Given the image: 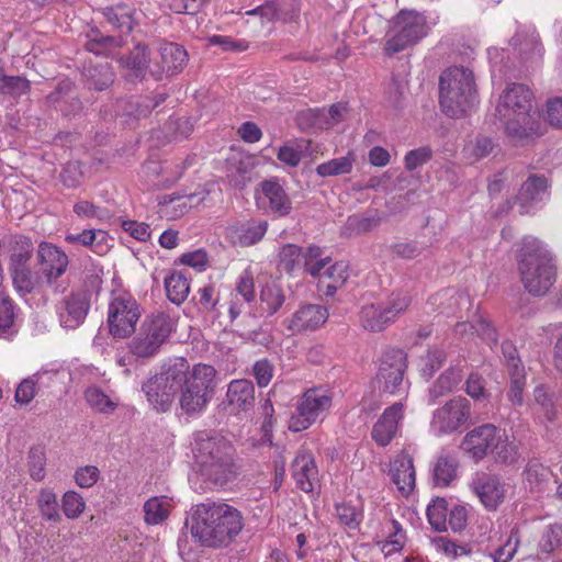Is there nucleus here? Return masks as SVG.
<instances>
[{
	"label": "nucleus",
	"instance_id": "nucleus-1",
	"mask_svg": "<svg viewBox=\"0 0 562 562\" xmlns=\"http://www.w3.org/2000/svg\"><path fill=\"white\" fill-rule=\"evenodd\" d=\"M191 447L196 475L205 484L202 490L222 487L236 476L235 449L225 438L199 431Z\"/></svg>",
	"mask_w": 562,
	"mask_h": 562
},
{
	"label": "nucleus",
	"instance_id": "nucleus-2",
	"mask_svg": "<svg viewBox=\"0 0 562 562\" xmlns=\"http://www.w3.org/2000/svg\"><path fill=\"white\" fill-rule=\"evenodd\" d=\"M506 135L515 144H522L540 135V121L533 108V94L521 83L509 85L496 106Z\"/></svg>",
	"mask_w": 562,
	"mask_h": 562
},
{
	"label": "nucleus",
	"instance_id": "nucleus-3",
	"mask_svg": "<svg viewBox=\"0 0 562 562\" xmlns=\"http://www.w3.org/2000/svg\"><path fill=\"white\" fill-rule=\"evenodd\" d=\"M243 529L240 513L224 503H203L196 506L192 535L207 547L231 543Z\"/></svg>",
	"mask_w": 562,
	"mask_h": 562
},
{
	"label": "nucleus",
	"instance_id": "nucleus-4",
	"mask_svg": "<svg viewBox=\"0 0 562 562\" xmlns=\"http://www.w3.org/2000/svg\"><path fill=\"white\" fill-rule=\"evenodd\" d=\"M476 103V87L472 70L449 67L439 77V104L450 117L467 115Z\"/></svg>",
	"mask_w": 562,
	"mask_h": 562
},
{
	"label": "nucleus",
	"instance_id": "nucleus-5",
	"mask_svg": "<svg viewBox=\"0 0 562 562\" xmlns=\"http://www.w3.org/2000/svg\"><path fill=\"white\" fill-rule=\"evenodd\" d=\"M519 270L525 289L533 295H544L555 282L552 257L535 237L524 239Z\"/></svg>",
	"mask_w": 562,
	"mask_h": 562
},
{
	"label": "nucleus",
	"instance_id": "nucleus-6",
	"mask_svg": "<svg viewBox=\"0 0 562 562\" xmlns=\"http://www.w3.org/2000/svg\"><path fill=\"white\" fill-rule=\"evenodd\" d=\"M184 378L186 360L180 359L173 364L168 366L161 373L147 380L143 384V392L155 409L167 412Z\"/></svg>",
	"mask_w": 562,
	"mask_h": 562
},
{
	"label": "nucleus",
	"instance_id": "nucleus-7",
	"mask_svg": "<svg viewBox=\"0 0 562 562\" xmlns=\"http://www.w3.org/2000/svg\"><path fill=\"white\" fill-rule=\"evenodd\" d=\"M333 405V397L327 390L311 387L296 401L295 409L291 414L288 428L292 432L308 429L317 420L323 419Z\"/></svg>",
	"mask_w": 562,
	"mask_h": 562
},
{
	"label": "nucleus",
	"instance_id": "nucleus-8",
	"mask_svg": "<svg viewBox=\"0 0 562 562\" xmlns=\"http://www.w3.org/2000/svg\"><path fill=\"white\" fill-rule=\"evenodd\" d=\"M426 18L416 11H401L386 34L385 52L400 53L428 34Z\"/></svg>",
	"mask_w": 562,
	"mask_h": 562
},
{
	"label": "nucleus",
	"instance_id": "nucleus-9",
	"mask_svg": "<svg viewBox=\"0 0 562 562\" xmlns=\"http://www.w3.org/2000/svg\"><path fill=\"white\" fill-rule=\"evenodd\" d=\"M173 325L172 318L165 313L147 318L128 344L131 353L142 359L155 356L169 337Z\"/></svg>",
	"mask_w": 562,
	"mask_h": 562
},
{
	"label": "nucleus",
	"instance_id": "nucleus-10",
	"mask_svg": "<svg viewBox=\"0 0 562 562\" xmlns=\"http://www.w3.org/2000/svg\"><path fill=\"white\" fill-rule=\"evenodd\" d=\"M140 317L139 305L128 293H119L112 297L108 307V326L113 337L131 336Z\"/></svg>",
	"mask_w": 562,
	"mask_h": 562
},
{
	"label": "nucleus",
	"instance_id": "nucleus-11",
	"mask_svg": "<svg viewBox=\"0 0 562 562\" xmlns=\"http://www.w3.org/2000/svg\"><path fill=\"white\" fill-rule=\"evenodd\" d=\"M471 414V404L465 397L451 398L434 412L430 429L436 436L451 435L467 425Z\"/></svg>",
	"mask_w": 562,
	"mask_h": 562
},
{
	"label": "nucleus",
	"instance_id": "nucleus-12",
	"mask_svg": "<svg viewBox=\"0 0 562 562\" xmlns=\"http://www.w3.org/2000/svg\"><path fill=\"white\" fill-rule=\"evenodd\" d=\"M406 367V353L403 350L385 351L376 374L380 389L391 395L405 393L407 390V383L404 381Z\"/></svg>",
	"mask_w": 562,
	"mask_h": 562
},
{
	"label": "nucleus",
	"instance_id": "nucleus-13",
	"mask_svg": "<svg viewBox=\"0 0 562 562\" xmlns=\"http://www.w3.org/2000/svg\"><path fill=\"white\" fill-rule=\"evenodd\" d=\"M502 436L503 429L493 424H484L467 432L460 448L470 459L479 462L492 453L495 443L502 439Z\"/></svg>",
	"mask_w": 562,
	"mask_h": 562
},
{
	"label": "nucleus",
	"instance_id": "nucleus-14",
	"mask_svg": "<svg viewBox=\"0 0 562 562\" xmlns=\"http://www.w3.org/2000/svg\"><path fill=\"white\" fill-rule=\"evenodd\" d=\"M471 488L487 510H496L506 496V484L494 474L476 473Z\"/></svg>",
	"mask_w": 562,
	"mask_h": 562
},
{
	"label": "nucleus",
	"instance_id": "nucleus-15",
	"mask_svg": "<svg viewBox=\"0 0 562 562\" xmlns=\"http://www.w3.org/2000/svg\"><path fill=\"white\" fill-rule=\"evenodd\" d=\"M328 318L326 307L318 304H304L283 321L292 334L313 331L323 326Z\"/></svg>",
	"mask_w": 562,
	"mask_h": 562
},
{
	"label": "nucleus",
	"instance_id": "nucleus-16",
	"mask_svg": "<svg viewBox=\"0 0 562 562\" xmlns=\"http://www.w3.org/2000/svg\"><path fill=\"white\" fill-rule=\"evenodd\" d=\"M37 259L42 273L48 283H53L67 270V254L52 243L42 241L37 248Z\"/></svg>",
	"mask_w": 562,
	"mask_h": 562
},
{
	"label": "nucleus",
	"instance_id": "nucleus-17",
	"mask_svg": "<svg viewBox=\"0 0 562 562\" xmlns=\"http://www.w3.org/2000/svg\"><path fill=\"white\" fill-rule=\"evenodd\" d=\"M404 409L402 402L395 403L387 407L374 424L372 438L379 446H387L396 436L404 417Z\"/></svg>",
	"mask_w": 562,
	"mask_h": 562
},
{
	"label": "nucleus",
	"instance_id": "nucleus-18",
	"mask_svg": "<svg viewBox=\"0 0 562 562\" xmlns=\"http://www.w3.org/2000/svg\"><path fill=\"white\" fill-rule=\"evenodd\" d=\"M291 468L292 476L301 491L311 493L318 486V470L310 451L305 449L300 450Z\"/></svg>",
	"mask_w": 562,
	"mask_h": 562
},
{
	"label": "nucleus",
	"instance_id": "nucleus-19",
	"mask_svg": "<svg viewBox=\"0 0 562 562\" xmlns=\"http://www.w3.org/2000/svg\"><path fill=\"white\" fill-rule=\"evenodd\" d=\"M90 304L85 293H71L66 296L57 308L59 322L65 328H77L83 323Z\"/></svg>",
	"mask_w": 562,
	"mask_h": 562
},
{
	"label": "nucleus",
	"instance_id": "nucleus-20",
	"mask_svg": "<svg viewBox=\"0 0 562 562\" xmlns=\"http://www.w3.org/2000/svg\"><path fill=\"white\" fill-rule=\"evenodd\" d=\"M258 200L263 204L267 202L269 210L279 216H286L291 213L292 202L277 179L265 180L260 183Z\"/></svg>",
	"mask_w": 562,
	"mask_h": 562
},
{
	"label": "nucleus",
	"instance_id": "nucleus-21",
	"mask_svg": "<svg viewBox=\"0 0 562 562\" xmlns=\"http://www.w3.org/2000/svg\"><path fill=\"white\" fill-rule=\"evenodd\" d=\"M390 475L397 490L403 495H408L415 486V469L413 459L406 452L394 457L390 464Z\"/></svg>",
	"mask_w": 562,
	"mask_h": 562
},
{
	"label": "nucleus",
	"instance_id": "nucleus-22",
	"mask_svg": "<svg viewBox=\"0 0 562 562\" xmlns=\"http://www.w3.org/2000/svg\"><path fill=\"white\" fill-rule=\"evenodd\" d=\"M65 240L70 245L88 247L99 256L108 254L112 247V238L103 229H83L80 233H70L65 236Z\"/></svg>",
	"mask_w": 562,
	"mask_h": 562
},
{
	"label": "nucleus",
	"instance_id": "nucleus-23",
	"mask_svg": "<svg viewBox=\"0 0 562 562\" xmlns=\"http://www.w3.org/2000/svg\"><path fill=\"white\" fill-rule=\"evenodd\" d=\"M548 183L544 177L530 176L521 186L517 196L519 213H529L533 206L541 202L547 195Z\"/></svg>",
	"mask_w": 562,
	"mask_h": 562
},
{
	"label": "nucleus",
	"instance_id": "nucleus-24",
	"mask_svg": "<svg viewBox=\"0 0 562 562\" xmlns=\"http://www.w3.org/2000/svg\"><path fill=\"white\" fill-rule=\"evenodd\" d=\"M160 67L159 70H151L155 75L166 72L167 75H177L181 72L188 63V53L179 44L165 43L159 48Z\"/></svg>",
	"mask_w": 562,
	"mask_h": 562
},
{
	"label": "nucleus",
	"instance_id": "nucleus-25",
	"mask_svg": "<svg viewBox=\"0 0 562 562\" xmlns=\"http://www.w3.org/2000/svg\"><path fill=\"white\" fill-rule=\"evenodd\" d=\"M182 385L213 396L216 386V370L210 364L198 363L188 372L186 363V378Z\"/></svg>",
	"mask_w": 562,
	"mask_h": 562
},
{
	"label": "nucleus",
	"instance_id": "nucleus-26",
	"mask_svg": "<svg viewBox=\"0 0 562 562\" xmlns=\"http://www.w3.org/2000/svg\"><path fill=\"white\" fill-rule=\"evenodd\" d=\"M226 397L233 411H247L255 402V387L251 381L246 379L229 382Z\"/></svg>",
	"mask_w": 562,
	"mask_h": 562
},
{
	"label": "nucleus",
	"instance_id": "nucleus-27",
	"mask_svg": "<svg viewBox=\"0 0 562 562\" xmlns=\"http://www.w3.org/2000/svg\"><path fill=\"white\" fill-rule=\"evenodd\" d=\"M428 304L431 306L432 311H439V313L450 316L454 315L457 310L462 306L469 305L470 300L464 293L447 289L430 296Z\"/></svg>",
	"mask_w": 562,
	"mask_h": 562
},
{
	"label": "nucleus",
	"instance_id": "nucleus-28",
	"mask_svg": "<svg viewBox=\"0 0 562 562\" xmlns=\"http://www.w3.org/2000/svg\"><path fill=\"white\" fill-rule=\"evenodd\" d=\"M510 45L526 58L540 56L542 53L539 36L532 26L519 27L510 40Z\"/></svg>",
	"mask_w": 562,
	"mask_h": 562
},
{
	"label": "nucleus",
	"instance_id": "nucleus-29",
	"mask_svg": "<svg viewBox=\"0 0 562 562\" xmlns=\"http://www.w3.org/2000/svg\"><path fill=\"white\" fill-rule=\"evenodd\" d=\"M36 506L41 517L49 522H59L61 515L57 493L53 487H41L36 495Z\"/></svg>",
	"mask_w": 562,
	"mask_h": 562
},
{
	"label": "nucleus",
	"instance_id": "nucleus-30",
	"mask_svg": "<svg viewBox=\"0 0 562 562\" xmlns=\"http://www.w3.org/2000/svg\"><path fill=\"white\" fill-rule=\"evenodd\" d=\"M192 195L165 194L159 198L158 213L168 220H176L182 216L190 207Z\"/></svg>",
	"mask_w": 562,
	"mask_h": 562
},
{
	"label": "nucleus",
	"instance_id": "nucleus-31",
	"mask_svg": "<svg viewBox=\"0 0 562 562\" xmlns=\"http://www.w3.org/2000/svg\"><path fill=\"white\" fill-rule=\"evenodd\" d=\"M285 293L276 282L265 284L260 290L259 308L268 316L274 315L284 304Z\"/></svg>",
	"mask_w": 562,
	"mask_h": 562
},
{
	"label": "nucleus",
	"instance_id": "nucleus-32",
	"mask_svg": "<svg viewBox=\"0 0 562 562\" xmlns=\"http://www.w3.org/2000/svg\"><path fill=\"white\" fill-rule=\"evenodd\" d=\"M173 508L172 499L168 496H155L144 504V518L148 525L162 524Z\"/></svg>",
	"mask_w": 562,
	"mask_h": 562
},
{
	"label": "nucleus",
	"instance_id": "nucleus-33",
	"mask_svg": "<svg viewBox=\"0 0 562 562\" xmlns=\"http://www.w3.org/2000/svg\"><path fill=\"white\" fill-rule=\"evenodd\" d=\"M165 289L169 301L177 305L183 303L190 293L187 277L178 271H173L165 278Z\"/></svg>",
	"mask_w": 562,
	"mask_h": 562
},
{
	"label": "nucleus",
	"instance_id": "nucleus-34",
	"mask_svg": "<svg viewBox=\"0 0 562 562\" xmlns=\"http://www.w3.org/2000/svg\"><path fill=\"white\" fill-rule=\"evenodd\" d=\"M348 266L344 261L335 262L329 268L321 271L317 276L321 283L326 286V295H333L335 291L341 286L348 279Z\"/></svg>",
	"mask_w": 562,
	"mask_h": 562
},
{
	"label": "nucleus",
	"instance_id": "nucleus-35",
	"mask_svg": "<svg viewBox=\"0 0 562 562\" xmlns=\"http://www.w3.org/2000/svg\"><path fill=\"white\" fill-rule=\"evenodd\" d=\"M278 266L286 273H295L303 268V249L294 244H285L278 252Z\"/></svg>",
	"mask_w": 562,
	"mask_h": 562
},
{
	"label": "nucleus",
	"instance_id": "nucleus-36",
	"mask_svg": "<svg viewBox=\"0 0 562 562\" xmlns=\"http://www.w3.org/2000/svg\"><path fill=\"white\" fill-rule=\"evenodd\" d=\"M180 389V406L188 415L201 413L212 398L211 395L199 392V390L190 389L184 385H181Z\"/></svg>",
	"mask_w": 562,
	"mask_h": 562
},
{
	"label": "nucleus",
	"instance_id": "nucleus-37",
	"mask_svg": "<svg viewBox=\"0 0 562 562\" xmlns=\"http://www.w3.org/2000/svg\"><path fill=\"white\" fill-rule=\"evenodd\" d=\"M87 50L95 54H109L113 48L120 47L123 44L121 36L103 35L99 30H91L87 33Z\"/></svg>",
	"mask_w": 562,
	"mask_h": 562
},
{
	"label": "nucleus",
	"instance_id": "nucleus-38",
	"mask_svg": "<svg viewBox=\"0 0 562 562\" xmlns=\"http://www.w3.org/2000/svg\"><path fill=\"white\" fill-rule=\"evenodd\" d=\"M133 9L125 4L106 8L104 16L122 34H128L134 25Z\"/></svg>",
	"mask_w": 562,
	"mask_h": 562
},
{
	"label": "nucleus",
	"instance_id": "nucleus-39",
	"mask_svg": "<svg viewBox=\"0 0 562 562\" xmlns=\"http://www.w3.org/2000/svg\"><path fill=\"white\" fill-rule=\"evenodd\" d=\"M355 161L353 153L349 151L346 156L319 164L316 167V173L323 178L348 175L352 171Z\"/></svg>",
	"mask_w": 562,
	"mask_h": 562
},
{
	"label": "nucleus",
	"instance_id": "nucleus-40",
	"mask_svg": "<svg viewBox=\"0 0 562 562\" xmlns=\"http://www.w3.org/2000/svg\"><path fill=\"white\" fill-rule=\"evenodd\" d=\"M360 322L364 329L370 331H382L390 321L384 317V308L381 303L364 305L360 312Z\"/></svg>",
	"mask_w": 562,
	"mask_h": 562
},
{
	"label": "nucleus",
	"instance_id": "nucleus-41",
	"mask_svg": "<svg viewBox=\"0 0 562 562\" xmlns=\"http://www.w3.org/2000/svg\"><path fill=\"white\" fill-rule=\"evenodd\" d=\"M463 379V369L460 366L449 367L435 382L430 389V394L439 397L453 391Z\"/></svg>",
	"mask_w": 562,
	"mask_h": 562
},
{
	"label": "nucleus",
	"instance_id": "nucleus-42",
	"mask_svg": "<svg viewBox=\"0 0 562 562\" xmlns=\"http://www.w3.org/2000/svg\"><path fill=\"white\" fill-rule=\"evenodd\" d=\"M507 371L509 375L508 400L513 405L521 406L524 404V391L527 384L525 367L514 364L513 369Z\"/></svg>",
	"mask_w": 562,
	"mask_h": 562
},
{
	"label": "nucleus",
	"instance_id": "nucleus-43",
	"mask_svg": "<svg viewBox=\"0 0 562 562\" xmlns=\"http://www.w3.org/2000/svg\"><path fill=\"white\" fill-rule=\"evenodd\" d=\"M268 222L252 220L241 226L237 233V240L240 246H252L260 241L268 231Z\"/></svg>",
	"mask_w": 562,
	"mask_h": 562
},
{
	"label": "nucleus",
	"instance_id": "nucleus-44",
	"mask_svg": "<svg viewBox=\"0 0 562 562\" xmlns=\"http://www.w3.org/2000/svg\"><path fill=\"white\" fill-rule=\"evenodd\" d=\"M34 246L30 238L19 237L15 239L12 254L10 256V270L29 267L33 256Z\"/></svg>",
	"mask_w": 562,
	"mask_h": 562
},
{
	"label": "nucleus",
	"instance_id": "nucleus-45",
	"mask_svg": "<svg viewBox=\"0 0 562 562\" xmlns=\"http://www.w3.org/2000/svg\"><path fill=\"white\" fill-rule=\"evenodd\" d=\"M329 257H323V249L310 245L303 250V268L313 277L321 276V271L329 263Z\"/></svg>",
	"mask_w": 562,
	"mask_h": 562
},
{
	"label": "nucleus",
	"instance_id": "nucleus-46",
	"mask_svg": "<svg viewBox=\"0 0 562 562\" xmlns=\"http://www.w3.org/2000/svg\"><path fill=\"white\" fill-rule=\"evenodd\" d=\"M249 157L236 155L227 160V178L236 186L241 187L245 184L247 175L250 170Z\"/></svg>",
	"mask_w": 562,
	"mask_h": 562
},
{
	"label": "nucleus",
	"instance_id": "nucleus-47",
	"mask_svg": "<svg viewBox=\"0 0 562 562\" xmlns=\"http://www.w3.org/2000/svg\"><path fill=\"white\" fill-rule=\"evenodd\" d=\"M434 483L446 487L457 477V462L448 457H440L434 467Z\"/></svg>",
	"mask_w": 562,
	"mask_h": 562
},
{
	"label": "nucleus",
	"instance_id": "nucleus-48",
	"mask_svg": "<svg viewBox=\"0 0 562 562\" xmlns=\"http://www.w3.org/2000/svg\"><path fill=\"white\" fill-rule=\"evenodd\" d=\"M85 397L90 407L103 414L112 413L117 406V402L98 386L88 387Z\"/></svg>",
	"mask_w": 562,
	"mask_h": 562
},
{
	"label": "nucleus",
	"instance_id": "nucleus-49",
	"mask_svg": "<svg viewBox=\"0 0 562 562\" xmlns=\"http://www.w3.org/2000/svg\"><path fill=\"white\" fill-rule=\"evenodd\" d=\"M448 503L445 498H435L427 507L428 522L434 530H447Z\"/></svg>",
	"mask_w": 562,
	"mask_h": 562
},
{
	"label": "nucleus",
	"instance_id": "nucleus-50",
	"mask_svg": "<svg viewBox=\"0 0 562 562\" xmlns=\"http://www.w3.org/2000/svg\"><path fill=\"white\" fill-rule=\"evenodd\" d=\"M30 91V81L21 76H8L0 69V93L21 97Z\"/></svg>",
	"mask_w": 562,
	"mask_h": 562
},
{
	"label": "nucleus",
	"instance_id": "nucleus-51",
	"mask_svg": "<svg viewBox=\"0 0 562 562\" xmlns=\"http://www.w3.org/2000/svg\"><path fill=\"white\" fill-rule=\"evenodd\" d=\"M497 461L504 463H514L519 458V449L516 440H509L505 430H503V436L501 440H497L494 449L491 453Z\"/></svg>",
	"mask_w": 562,
	"mask_h": 562
},
{
	"label": "nucleus",
	"instance_id": "nucleus-52",
	"mask_svg": "<svg viewBox=\"0 0 562 562\" xmlns=\"http://www.w3.org/2000/svg\"><path fill=\"white\" fill-rule=\"evenodd\" d=\"M381 223L378 214L373 215H351L347 218L346 231L349 235H359L373 231Z\"/></svg>",
	"mask_w": 562,
	"mask_h": 562
},
{
	"label": "nucleus",
	"instance_id": "nucleus-53",
	"mask_svg": "<svg viewBox=\"0 0 562 562\" xmlns=\"http://www.w3.org/2000/svg\"><path fill=\"white\" fill-rule=\"evenodd\" d=\"M10 273L14 289L22 295L32 293L38 285V278L30 267L10 270Z\"/></svg>",
	"mask_w": 562,
	"mask_h": 562
},
{
	"label": "nucleus",
	"instance_id": "nucleus-54",
	"mask_svg": "<svg viewBox=\"0 0 562 562\" xmlns=\"http://www.w3.org/2000/svg\"><path fill=\"white\" fill-rule=\"evenodd\" d=\"M390 532L387 539L380 542L381 551L386 557L401 551L406 541L405 532L396 520L391 521Z\"/></svg>",
	"mask_w": 562,
	"mask_h": 562
},
{
	"label": "nucleus",
	"instance_id": "nucleus-55",
	"mask_svg": "<svg viewBox=\"0 0 562 562\" xmlns=\"http://www.w3.org/2000/svg\"><path fill=\"white\" fill-rule=\"evenodd\" d=\"M61 508L68 519H77L86 510V501L76 491H67L61 497Z\"/></svg>",
	"mask_w": 562,
	"mask_h": 562
},
{
	"label": "nucleus",
	"instance_id": "nucleus-56",
	"mask_svg": "<svg viewBox=\"0 0 562 562\" xmlns=\"http://www.w3.org/2000/svg\"><path fill=\"white\" fill-rule=\"evenodd\" d=\"M384 308V317L393 323L403 314L411 304V299L406 294H392L385 302L381 303Z\"/></svg>",
	"mask_w": 562,
	"mask_h": 562
},
{
	"label": "nucleus",
	"instance_id": "nucleus-57",
	"mask_svg": "<svg viewBox=\"0 0 562 562\" xmlns=\"http://www.w3.org/2000/svg\"><path fill=\"white\" fill-rule=\"evenodd\" d=\"M494 143L491 138L480 136L465 146L464 153L470 162L473 164L487 157L492 153Z\"/></svg>",
	"mask_w": 562,
	"mask_h": 562
},
{
	"label": "nucleus",
	"instance_id": "nucleus-58",
	"mask_svg": "<svg viewBox=\"0 0 562 562\" xmlns=\"http://www.w3.org/2000/svg\"><path fill=\"white\" fill-rule=\"evenodd\" d=\"M74 213L81 218H95L100 222H106L111 218V214L106 209L98 206L87 200L76 202Z\"/></svg>",
	"mask_w": 562,
	"mask_h": 562
},
{
	"label": "nucleus",
	"instance_id": "nucleus-59",
	"mask_svg": "<svg viewBox=\"0 0 562 562\" xmlns=\"http://www.w3.org/2000/svg\"><path fill=\"white\" fill-rule=\"evenodd\" d=\"M446 360V353L443 350L435 349L429 350L425 356L420 358V372L426 379H430L435 372H437Z\"/></svg>",
	"mask_w": 562,
	"mask_h": 562
},
{
	"label": "nucleus",
	"instance_id": "nucleus-60",
	"mask_svg": "<svg viewBox=\"0 0 562 562\" xmlns=\"http://www.w3.org/2000/svg\"><path fill=\"white\" fill-rule=\"evenodd\" d=\"M149 52L146 45L138 44L135 46L130 56L124 60L127 68L134 70L136 75H140L149 67Z\"/></svg>",
	"mask_w": 562,
	"mask_h": 562
},
{
	"label": "nucleus",
	"instance_id": "nucleus-61",
	"mask_svg": "<svg viewBox=\"0 0 562 562\" xmlns=\"http://www.w3.org/2000/svg\"><path fill=\"white\" fill-rule=\"evenodd\" d=\"M472 329H474L482 336L483 339L487 340L488 342L495 344L497 341L495 330L485 319H479L475 325L469 324L467 322L458 323L454 328L456 333L461 336Z\"/></svg>",
	"mask_w": 562,
	"mask_h": 562
},
{
	"label": "nucleus",
	"instance_id": "nucleus-62",
	"mask_svg": "<svg viewBox=\"0 0 562 562\" xmlns=\"http://www.w3.org/2000/svg\"><path fill=\"white\" fill-rule=\"evenodd\" d=\"M15 318V308L8 296L3 282H0V330L10 328Z\"/></svg>",
	"mask_w": 562,
	"mask_h": 562
},
{
	"label": "nucleus",
	"instance_id": "nucleus-63",
	"mask_svg": "<svg viewBox=\"0 0 562 562\" xmlns=\"http://www.w3.org/2000/svg\"><path fill=\"white\" fill-rule=\"evenodd\" d=\"M41 373H35L33 376L24 379L16 387L15 401L21 405L31 403L36 394V383L41 379Z\"/></svg>",
	"mask_w": 562,
	"mask_h": 562
},
{
	"label": "nucleus",
	"instance_id": "nucleus-64",
	"mask_svg": "<svg viewBox=\"0 0 562 562\" xmlns=\"http://www.w3.org/2000/svg\"><path fill=\"white\" fill-rule=\"evenodd\" d=\"M29 473L35 481H42L46 475V458L41 449H31L29 453Z\"/></svg>",
	"mask_w": 562,
	"mask_h": 562
}]
</instances>
